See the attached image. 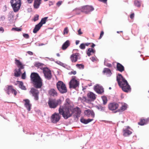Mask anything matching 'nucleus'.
Listing matches in <instances>:
<instances>
[{"instance_id": "e2e57ef3", "label": "nucleus", "mask_w": 149, "mask_h": 149, "mask_svg": "<svg viewBox=\"0 0 149 149\" xmlns=\"http://www.w3.org/2000/svg\"><path fill=\"white\" fill-rule=\"evenodd\" d=\"M52 2H49V6H50L51 5H52Z\"/></svg>"}, {"instance_id": "f8f14e48", "label": "nucleus", "mask_w": 149, "mask_h": 149, "mask_svg": "<svg viewBox=\"0 0 149 149\" xmlns=\"http://www.w3.org/2000/svg\"><path fill=\"white\" fill-rule=\"evenodd\" d=\"M94 8L92 6H86L82 7L80 9L81 12L87 14L94 10Z\"/></svg>"}, {"instance_id": "338daca9", "label": "nucleus", "mask_w": 149, "mask_h": 149, "mask_svg": "<svg viewBox=\"0 0 149 149\" xmlns=\"http://www.w3.org/2000/svg\"><path fill=\"white\" fill-rule=\"evenodd\" d=\"M99 1H100L101 2L102 1V0H98Z\"/></svg>"}, {"instance_id": "7c9ffc66", "label": "nucleus", "mask_w": 149, "mask_h": 149, "mask_svg": "<svg viewBox=\"0 0 149 149\" xmlns=\"http://www.w3.org/2000/svg\"><path fill=\"white\" fill-rule=\"evenodd\" d=\"M48 18V17H46L42 18L40 22L39 23L40 24L42 25V26L43 24L46 23V22L47 21Z\"/></svg>"}, {"instance_id": "3c124183", "label": "nucleus", "mask_w": 149, "mask_h": 149, "mask_svg": "<svg viewBox=\"0 0 149 149\" xmlns=\"http://www.w3.org/2000/svg\"><path fill=\"white\" fill-rule=\"evenodd\" d=\"M102 31H101L100 33V36L98 38V39H101L102 38Z\"/></svg>"}, {"instance_id": "a211bd4d", "label": "nucleus", "mask_w": 149, "mask_h": 149, "mask_svg": "<svg viewBox=\"0 0 149 149\" xmlns=\"http://www.w3.org/2000/svg\"><path fill=\"white\" fill-rule=\"evenodd\" d=\"M84 113L85 115L88 117L91 116L93 118H94L95 116V114L93 111L90 109L85 110L84 111Z\"/></svg>"}, {"instance_id": "bb28decb", "label": "nucleus", "mask_w": 149, "mask_h": 149, "mask_svg": "<svg viewBox=\"0 0 149 149\" xmlns=\"http://www.w3.org/2000/svg\"><path fill=\"white\" fill-rule=\"evenodd\" d=\"M17 84H19V86L21 89L23 90H26V88L25 86L24 85L23 82L22 81H17Z\"/></svg>"}, {"instance_id": "6e6552de", "label": "nucleus", "mask_w": 149, "mask_h": 149, "mask_svg": "<svg viewBox=\"0 0 149 149\" xmlns=\"http://www.w3.org/2000/svg\"><path fill=\"white\" fill-rule=\"evenodd\" d=\"M56 85L57 89L61 93L63 94L67 92L66 85L62 81H58Z\"/></svg>"}, {"instance_id": "6ab92c4d", "label": "nucleus", "mask_w": 149, "mask_h": 149, "mask_svg": "<svg viewBox=\"0 0 149 149\" xmlns=\"http://www.w3.org/2000/svg\"><path fill=\"white\" fill-rule=\"evenodd\" d=\"M94 90L97 93L101 94L102 92V88L101 86L99 85H97L94 87Z\"/></svg>"}, {"instance_id": "c9c22d12", "label": "nucleus", "mask_w": 149, "mask_h": 149, "mask_svg": "<svg viewBox=\"0 0 149 149\" xmlns=\"http://www.w3.org/2000/svg\"><path fill=\"white\" fill-rule=\"evenodd\" d=\"M107 60L106 59H105L104 61V65L109 67H111V64L109 63H107L106 62Z\"/></svg>"}, {"instance_id": "423d86ee", "label": "nucleus", "mask_w": 149, "mask_h": 149, "mask_svg": "<svg viewBox=\"0 0 149 149\" xmlns=\"http://www.w3.org/2000/svg\"><path fill=\"white\" fill-rule=\"evenodd\" d=\"M10 3L14 12H16L18 11L21 5L20 0H11Z\"/></svg>"}, {"instance_id": "0eeeda50", "label": "nucleus", "mask_w": 149, "mask_h": 149, "mask_svg": "<svg viewBox=\"0 0 149 149\" xmlns=\"http://www.w3.org/2000/svg\"><path fill=\"white\" fill-rule=\"evenodd\" d=\"M15 63L19 69L18 70L15 69L14 70V76L16 77H19L20 76L22 73L21 70L24 69V67L19 60L15 59Z\"/></svg>"}, {"instance_id": "774afa93", "label": "nucleus", "mask_w": 149, "mask_h": 149, "mask_svg": "<svg viewBox=\"0 0 149 149\" xmlns=\"http://www.w3.org/2000/svg\"><path fill=\"white\" fill-rule=\"evenodd\" d=\"M57 55L58 56H59V54H57Z\"/></svg>"}, {"instance_id": "f257e3e1", "label": "nucleus", "mask_w": 149, "mask_h": 149, "mask_svg": "<svg viewBox=\"0 0 149 149\" xmlns=\"http://www.w3.org/2000/svg\"><path fill=\"white\" fill-rule=\"evenodd\" d=\"M31 82L35 88H31L29 92L34 97V99L36 101L39 99V92L36 88H40L42 85V80L39 74L36 73H32L30 75Z\"/></svg>"}, {"instance_id": "58836bf2", "label": "nucleus", "mask_w": 149, "mask_h": 149, "mask_svg": "<svg viewBox=\"0 0 149 149\" xmlns=\"http://www.w3.org/2000/svg\"><path fill=\"white\" fill-rule=\"evenodd\" d=\"M23 35V37L26 39L29 38V36L28 34L24 33Z\"/></svg>"}, {"instance_id": "dca6fc26", "label": "nucleus", "mask_w": 149, "mask_h": 149, "mask_svg": "<svg viewBox=\"0 0 149 149\" xmlns=\"http://www.w3.org/2000/svg\"><path fill=\"white\" fill-rule=\"evenodd\" d=\"M24 102V105L28 111H30L31 110V104L30 103V100L28 99H26L23 100Z\"/></svg>"}, {"instance_id": "c03bdc74", "label": "nucleus", "mask_w": 149, "mask_h": 149, "mask_svg": "<svg viewBox=\"0 0 149 149\" xmlns=\"http://www.w3.org/2000/svg\"><path fill=\"white\" fill-rule=\"evenodd\" d=\"M4 31V29L2 27H0V33H3Z\"/></svg>"}, {"instance_id": "4c0bfd02", "label": "nucleus", "mask_w": 149, "mask_h": 149, "mask_svg": "<svg viewBox=\"0 0 149 149\" xmlns=\"http://www.w3.org/2000/svg\"><path fill=\"white\" fill-rule=\"evenodd\" d=\"M79 47L80 49H85V44L84 43H82L79 46Z\"/></svg>"}, {"instance_id": "f704fd0d", "label": "nucleus", "mask_w": 149, "mask_h": 149, "mask_svg": "<svg viewBox=\"0 0 149 149\" xmlns=\"http://www.w3.org/2000/svg\"><path fill=\"white\" fill-rule=\"evenodd\" d=\"M11 30L12 31H21L22 29L21 28H19L17 27L13 28Z\"/></svg>"}, {"instance_id": "864d4df0", "label": "nucleus", "mask_w": 149, "mask_h": 149, "mask_svg": "<svg viewBox=\"0 0 149 149\" xmlns=\"http://www.w3.org/2000/svg\"><path fill=\"white\" fill-rule=\"evenodd\" d=\"M33 1V0H27V2L29 3H31Z\"/></svg>"}, {"instance_id": "de8ad7c7", "label": "nucleus", "mask_w": 149, "mask_h": 149, "mask_svg": "<svg viewBox=\"0 0 149 149\" xmlns=\"http://www.w3.org/2000/svg\"><path fill=\"white\" fill-rule=\"evenodd\" d=\"M90 59H91V61L93 62H94L96 60V58L94 57H92Z\"/></svg>"}, {"instance_id": "680f3d73", "label": "nucleus", "mask_w": 149, "mask_h": 149, "mask_svg": "<svg viewBox=\"0 0 149 149\" xmlns=\"http://www.w3.org/2000/svg\"><path fill=\"white\" fill-rule=\"evenodd\" d=\"M95 46V45L94 44H93L91 46V47H93L94 46Z\"/></svg>"}, {"instance_id": "393cba45", "label": "nucleus", "mask_w": 149, "mask_h": 149, "mask_svg": "<svg viewBox=\"0 0 149 149\" xmlns=\"http://www.w3.org/2000/svg\"><path fill=\"white\" fill-rule=\"evenodd\" d=\"M123 135L124 136H127L132 133V132L127 129H124L123 130Z\"/></svg>"}, {"instance_id": "4d7b16f0", "label": "nucleus", "mask_w": 149, "mask_h": 149, "mask_svg": "<svg viewBox=\"0 0 149 149\" xmlns=\"http://www.w3.org/2000/svg\"><path fill=\"white\" fill-rule=\"evenodd\" d=\"M79 40H76V45H77L79 44Z\"/></svg>"}, {"instance_id": "20e7f679", "label": "nucleus", "mask_w": 149, "mask_h": 149, "mask_svg": "<svg viewBox=\"0 0 149 149\" xmlns=\"http://www.w3.org/2000/svg\"><path fill=\"white\" fill-rule=\"evenodd\" d=\"M62 101L61 99L56 100L55 99L49 100L48 102V105L50 108L55 109L58 105L61 104Z\"/></svg>"}, {"instance_id": "c756f323", "label": "nucleus", "mask_w": 149, "mask_h": 149, "mask_svg": "<svg viewBox=\"0 0 149 149\" xmlns=\"http://www.w3.org/2000/svg\"><path fill=\"white\" fill-rule=\"evenodd\" d=\"M148 122L147 119H141L140 121L138 123V124L141 125H143L147 124Z\"/></svg>"}, {"instance_id": "4be33fe9", "label": "nucleus", "mask_w": 149, "mask_h": 149, "mask_svg": "<svg viewBox=\"0 0 149 149\" xmlns=\"http://www.w3.org/2000/svg\"><path fill=\"white\" fill-rule=\"evenodd\" d=\"M70 45V41L69 40H67L63 45L62 47V49L63 50L66 49Z\"/></svg>"}, {"instance_id": "9b49d317", "label": "nucleus", "mask_w": 149, "mask_h": 149, "mask_svg": "<svg viewBox=\"0 0 149 149\" xmlns=\"http://www.w3.org/2000/svg\"><path fill=\"white\" fill-rule=\"evenodd\" d=\"M59 112L58 113H55L52 114L51 117V120L52 122L56 123L59 121L61 118V116Z\"/></svg>"}, {"instance_id": "f03ea898", "label": "nucleus", "mask_w": 149, "mask_h": 149, "mask_svg": "<svg viewBox=\"0 0 149 149\" xmlns=\"http://www.w3.org/2000/svg\"><path fill=\"white\" fill-rule=\"evenodd\" d=\"M71 102L70 99L66 100L65 103L63 108L60 106L58 109L59 113L62 115L63 118L67 119L71 116L73 113V108L71 105Z\"/></svg>"}, {"instance_id": "5701e85b", "label": "nucleus", "mask_w": 149, "mask_h": 149, "mask_svg": "<svg viewBox=\"0 0 149 149\" xmlns=\"http://www.w3.org/2000/svg\"><path fill=\"white\" fill-rule=\"evenodd\" d=\"M41 0H34L33 6L35 8L37 9L39 7L41 3Z\"/></svg>"}, {"instance_id": "052dcab7", "label": "nucleus", "mask_w": 149, "mask_h": 149, "mask_svg": "<svg viewBox=\"0 0 149 149\" xmlns=\"http://www.w3.org/2000/svg\"><path fill=\"white\" fill-rule=\"evenodd\" d=\"M45 45L43 43H41V44H39V46H40L43 45Z\"/></svg>"}, {"instance_id": "2f4dec72", "label": "nucleus", "mask_w": 149, "mask_h": 149, "mask_svg": "<svg viewBox=\"0 0 149 149\" xmlns=\"http://www.w3.org/2000/svg\"><path fill=\"white\" fill-rule=\"evenodd\" d=\"M134 4L135 6L139 7L141 6V3L140 1L137 0H135L134 1Z\"/></svg>"}, {"instance_id": "f3484780", "label": "nucleus", "mask_w": 149, "mask_h": 149, "mask_svg": "<svg viewBox=\"0 0 149 149\" xmlns=\"http://www.w3.org/2000/svg\"><path fill=\"white\" fill-rule=\"evenodd\" d=\"M48 93L50 96L55 97L58 96V93L55 89L52 88L48 91Z\"/></svg>"}, {"instance_id": "a18cd8bd", "label": "nucleus", "mask_w": 149, "mask_h": 149, "mask_svg": "<svg viewBox=\"0 0 149 149\" xmlns=\"http://www.w3.org/2000/svg\"><path fill=\"white\" fill-rule=\"evenodd\" d=\"M77 73L76 71H72L70 72V74H73L74 75L75 74Z\"/></svg>"}, {"instance_id": "a878e982", "label": "nucleus", "mask_w": 149, "mask_h": 149, "mask_svg": "<svg viewBox=\"0 0 149 149\" xmlns=\"http://www.w3.org/2000/svg\"><path fill=\"white\" fill-rule=\"evenodd\" d=\"M42 26V25L39 23L37 25H36L34 29L33 32L34 33H36L40 29L41 27Z\"/></svg>"}, {"instance_id": "a19ab883", "label": "nucleus", "mask_w": 149, "mask_h": 149, "mask_svg": "<svg viewBox=\"0 0 149 149\" xmlns=\"http://www.w3.org/2000/svg\"><path fill=\"white\" fill-rule=\"evenodd\" d=\"M26 77V72H24L22 75V78L23 79H25Z\"/></svg>"}, {"instance_id": "e433bc0d", "label": "nucleus", "mask_w": 149, "mask_h": 149, "mask_svg": "<svg viewBox=\"0 0 149 149\" xmlns=\"http://www.w3.org/2000/svg\"><path fill=\"white\" fill-rule=\"evenodd\" d=\"M81 122L84 124H87V121L84 118H81L80 120Z\"/></svg>"}, {"instance_id": "aec40b11", "label": "nucleus", "mask_w": 149, "mask_h": 149, "mask_svg": "<svg viewBox=\"0 0 149 149\" xmlns=\"http://www.w3.org/2000/svg\"><path fill=\"white\" fill-rule=\"evenodd\" d=\"M117 70L120 72L123 71L124 70V66L119 63H118L116 65Z\"/></svg>"}, {"instance_id": "49530a36", "label": "nucleus", "mask_w": 149, "mask_h": 149, "mask_svg": "<svg viewBox=\"0 0 149 149\" xmlns=\"http://www.w3.org/2000/svg\"><path fill=\"white\" fill-rule=\"evenodd\" d=\"M78 34L79 35H81L82 34V32L81 31V29H79L78 30Z\"/></svg>"}, {"instance_id": "0e129e2a", "label": "nucleus", "mask_w": 149, "mask_h": 149, "mask_svg": "<svg viewBox=\"0 0 149 149\" xmlns=\"http://www.w3.org/2000/svg\"><path fill=\"white\" fill-rule=\"evenodd\" d=\"M122 32V31H117V33H119L120 32Z\"/></svg>"}, {"instance_id": "6e6d98bb", "label": "nucleus", "mask_w": 149, "mask_h": 149, "mask_svg": "<svg viewBox=\"0 0 149 149\" xmlns=\"http://www.w3.org/2000/svg\"><path fill=\"white\" fill-rule=\"evenodd\" d=\"M41 65V64L39 63H37L35 64V66L36 67H39Z\"/></svg>"}, {"instance_id": "7ed1b4c3", "label": "nucleus", "mask_w": 149, "mask_h": 149, "mask_svg": "<svg viewBox=\"0 0 149 149\" xmlns=\"http://www.w3.org/2000/svg\"><path fill=\"white\" fill-rule=\"evenodd\" d=\"M117 81L119 86L122 90L125 92L128 93L131 91V88L127 81L124 79L120 74H118L117 77Z\"/></svg>"}, {"instance_id": "69168bd1", "label": "nucleus", "mask_w": 149, "mask_h": 149, "mask_svg": "<svg viewBox=\"0 0 149 149\" xmlns=\"http://www.w3.org/2000/svg\"><path fill=\"white\" fill-rule=\"evenodd\" d=\"M99 22L101 24V22H102V21H99Z\"/></svg>"}, {"instance_id": "2eb2a0df", "label": "nucleus", "mask_w": 149, "mask_h": 149, "mask_svg": "<svg viewBox=\"0 0 149 149\" xmlns=\"http://www.w3.org/2000/svg\"><path fill=\"white\" fill-rule=\"evenodd\" d=\"M118 104L116 102H112L110 103L108 105L109 109L112 111L116 109L118 107Z\"/></svg>"}, {"instance_id": "9d476101", "label": "nucleus", "mask_w": 149, "mask_h": 149, "mask_svg": "<svg viewBox=\"0 0 149 149\" xmlns=\"http://www.w3.org/2000/svg\"><path fill=\"white\" fill-rule=\"evenodd\" d=\"M79 82L76 79L75 76L73 77L72 79L69 82L70 88H75L79 86Z\"/></svg>"}, {"instance_id": "bf43d9fd", "label": "nucleus", "mask_w": 149, "mask_h": 149, "mask_svg": "<svg viewBox=\"0 0 149 149\" xmlns=\"http://www.w3.org/2000/svg\"><path fill=\"white\" fill-rule=\"evenodd\" d=\"M90 43H86L85 44H85V46H88L90 44Z\"/></svg>"}, {"instance_id": "412c9836", "label": "nucleus", "mask_w": 149, "mask_h": 149, "mask_svg": "<svg viewBox=\"0 0 149 149\" xmlns=\"http://www.w3.org/2000/svg\"><path fill=\"white\" fill-rule=\"evenodd\" d=\"M76 113V117L77 118L79 117L81 113V111L80 109L78 107H77L75 109H73V113Z\"/></svg>"}, {"instance_id": "72a5a7b5", "label": "nucleus", "mask_w": 149, "mask_h": 149, "mask_svg": "<svg viewBox=\"0 0 149 149\" xmlns=\"http://www.w3.org/2000/svg\"><path fill=\"white\" fill-rule=\"evenodd\" d=\"M107 97L105 96H103V104H106L107 102Z\"/></svg>"}, {"instance_id": "1a4fd4ad", "label": "nucleus", "mask_w": 149, "mask_h": 149, "mask_svg": "<svg viewBox=\"0 0 149 149\" xmlns=\"http://www.w3.org/2000/svg\"><path fill=\"white\" fill-rule=\"evenodd\" d=\"M45 77L47 80H50L52 77L51 71L47 68H44L42 69Z\"/></svg>"}, {"instance_id": "ea45409f", "label": "nucleus", "mask_w": 149, "mask_h": 149, "mask_svg": "<svg viewBox=\"0 0 149 149\" xmlns=\"http://www.w3.org/2000/svg\"><path fill=\"white\" fill-rule=\"evenodd\" d=\"M68 32V28L66 27L64 29L63 33L64 34H67Z\"/></svg>"}, {"instance_id": "8fccbe9b", "label": "nucleus", "mask_w": 149, "mask_h": 149, "mask_svg": "<svg viewBox=\"0 0 149 149\" xmlns=\"http://www.w3.org/2000/svg\"><path fill=\"white\" fill-rule=\"evenodd\" d=\"M86 120L87 121V123H88L92 121H93V119H88L87 120Z\"/></svg>"}, {"instance_id": "ddd939ff", "label": "nucleus", "mask_w": 149, "mask_h": 149, "mask_svg": "<svg viewBox=\"0 0 149 149\" xmlns=\"http://www.w3.org/2000/svg\"><path fill=\"white\" fill-rule=\"evenodd\" d=\"M6 93L8 94H10V92H11L12 93H14L15 96L17 92L16 90L14 89L12 85H7L6 86V88L4 89Z\"/></svg>"}, {"instance_id": "b1692460", "label": "nucleus", "mask_w": 149, "mask_h": 149, "mask_svg": "<svg viewBox=\"0 0 149 149\" xmlns=\"http://www.w3.org/2000/svg\"><path fill=\"white\" fill-rule=\"evenodd\" d=\"M103 72L104 74L106 75L107 76H110L112 74L110 70L108 68H104Z\"/></svg>"}, {"instance_id": "603ef678", "label": "nucleus", "mask_w": 149, "mask_h": 149, "mask_svg": "<svg viewBox=\"0 0 149 149\" xmlns=\"http://www.w3.org/2000/svg\"><path fill=\"white\" fill-rule=\"evenodd\" d=\"M96 108L99 110H102V107L101 106H97L96 107Z\"/></svg>"}, {"instance_id": "4468645a", "label": "nucleus", "mask_w": 149, "mask_h": 149, "mask_svg": "<svg viewBox=\"0 0 149 149\" xmlns=\"http://www.w3.org/2000/svg\"><path fill=\"white\" fill-rule=\"evenodd\" d=\"M80 55L79 53H75L73 54L70 56V60L72 63H75L77 61V59H80Z\"/></svg>"}, {"instance_id": "39448f33", "label": "nucleus", "mask_w": 149, "mask_h": 149, "mask_svg": "<svg viewBox=\"0 0 149 149\" xmlns=\"http://www.w3.org/2000/svg\"><path fill=\"white\" fill-rule=\"evenodd\" d=\"M87 97H83L81 99V102L90 103L92 101H94L96 98V95L91 92H89L88 93Z\"/></svg>"}, {"instance_id": "79ce46f5", "label": "nucleus", "mask_w": 149, "mask_h": 149, "mask_svg": "<svg viewBox=\"0 0 149 149\" xmlns=\"http://www.w3.org/2000/svg\"><path fill=\"white\" fill-rule=\"evenodd\" d=\"M39 16L38 15H36L34 19V21H37L38 19Z\"/></svg>"}, {"instance_id": "c85d7f7f", "label": "nucleus", "mask_w": 149, "mask_h": 149, "mask_svg": "<svg viewBox=\"0 0 149 149\" xmlns=\"http://www.w3.org/2000/svg\"><path fill=\"white\" fill-rule=\"evenodd\" d=\"M127 108V104L124 103L120 107V109H118V111L119 112H122L126 110Z\"/></svg>"}, {"instance_id": "13d9d810", "label": "nucleus", "mask_w": 149, "mask_h": 149, "mask_svg": "<svg viewBox=\"0 0 149 149\" xmlns=\"http://www.w3.org/2000/svg\"><path fill=\"white\" fill-rule=\"evenodd\" d=\"M107 0H103V2L104 3H105L106 4H107Z\"/></svg>"}, {"instance_id": "5fc2aeb1", "label": "nucleus", "mask_w": 149, "mask_h": 149, "mask_svg": "<svg viewBox=\"0 0 149 149\" xmlns=\"http://www.w3.org/2000/svg\"><path fill=\"white\" fill-rule=\"evenodd\" d=\"M27 53L30 55H33V53L31 52V51H28L27 52Z\"/></svg>"}, {"instance_id": "37998d69", "label": "nucleus", "mask_w": 149, "mask_h": 149, "mask_svg": "<svg viewBox=\"0 0 149 149\" xmlns=\"http://www.w3.org/2000/svg\"><path fill=\"white\" fill-rule=\"evenodd\" d=\"M62 3V1H58L57 3H56V5L58 6H59L60 5H61Z\"/></svg>"}, {"instance_id": "09e8293b", "label": "nucleus", "mask_w": 149, "mask_h": 149, "mask_svg": "<svg viewBox=\"0 0 149 149\" xmlns=\"http://www.w3.org/2000/svg\"><path fill=\"white\" fill-rule=\"evenodd\" d=\"M134 13H132L130 15V18L131 19H133L134 18Z\"/></svg>"}, {"instance_id": "cd10ccee", "label": "nucleus", "mask_w": 149, "mask_h": 149, "mask_svg": "<svg viewBox=\"0 0 149 149\" xmlns=\"http://www.w3.org/2000/svg\"><path fill=\"white\" fill-rule=\"evenodd\" d=\"M95 52V50L92 48H89L87 50V54L88 56L93 54Z\"/></svg>"}, {"instance_id": "473e14b6", "label": "nucleus", "mask_w": 149, "mask_h": 149, "mask_svg": "<svg viewBox=\"0 0 149 149\" xmlns=\"http://www.w3.org/2000/svg\"><path fill=\"white\" fill-rule=\"evenodd\" d=\"M76 66L80 69H83L84 67V65L81 64H77L76 65Z\"/></svg>"}]
</instances>
